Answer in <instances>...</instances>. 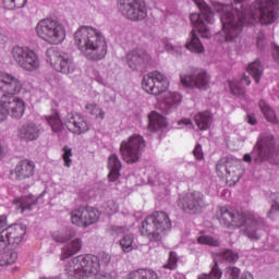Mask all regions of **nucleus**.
I'll return each mask as SVG.
<instances>
[{
	"label": "nucleus",
	"instance_id": "obj_3",
	"mask_svg": "<svg viewBox=\"0 0 279 279\" xmlns=\"http://www.w3.org/2000/svg\"><path fill=\"white\" fill-rule=\"evenodd\" d=\"M216 218L220 226H223L227 230H240V228H244L243 233L251 241H258L260 239V234H258V218L252 211H240L220 206L216 210Z\"/></svg>",
	"mask_w": 279,
	"mask_h": 279
},
{
	"label": "nucleus",
	"instance_id": "obj_30",
	"mask_svg": "<svg viewBox=\"0 0 279 279\" xmlns=\"http://www.w3.org/2000/svg\"><path fill=\"white\" fill-rule=\"evenodd\" d=\"M16 260H19V253L12 248L0 253V267H10V265H14Z\"/></svg>",
	"mask_w": 279,
	"mask_h": 279
},
{
	"label": "nucleus",
	"instance_id": "obj_44",
	"mask_svg": "<svg viewBox=\"0 0 279 279\" xmlns=\"http://www.w3.org/2000/svg\"><path fill=\"white\" fill-rule=\"evenodd\" d=\"M222 272L219 269V265L215 264V266L211 268L210 274L206 275H199L198 279H221Z\"/></svg>",
	"mask_w": 279,
	"mask_h": 279
},
{
	"label": "nucleus",
	"instance_id": "obj_23",
	"mask_svg": "<svg viewBox=\"0 0 279 279\" xmlns=\"http://www.w3.org/2000/svg\"><path fill=\"white\" fill-rule=\"evenodd\" d=\"M12 204L19 213H24L25 210H32L38 204V198L34 195L17 196L12 201Z\"/></svg>",
	"mask_w": 279,
	"mask_h": 279
},
{
	"label": "nucleus",
	"instance_id": "obj_52",
	"mask_svg": "<svg viewBox=\"0 0 279 279\" xmlns=\"http://www.w3.org/2000/svg\"><path fill=\"white\" fill-rule=\"evenodd\" d=\"M92 77L93 80H95L96 82H98V84H106V78H104V76L101 75V73L97 70H94L92 73Z\"/></svg>",
	"mask_w": 279,
	"mask_h": 279
},
{
	"label": "nucleus",
	"instance_id": "obj_48",
	"mask_svg": "<svg viewBox=\"0 0 279 279\" xmlns=\"http://www.w3.org/2000/svg\"><path fill=\"white\" fill-rule=\"evenodd\" d=\"M241 274V269L238 267H229L226 270V275L228 279H239V276Z\"/></svg>",
	"mask_w": 279,
	"mask_h": 279
},
{
	"label": "nucleus",
	"instance_id": "obj_25",
	"mask_svg": "<svg viewBox=\"0 0 279 279\" xmlns=\"http://www.w3.org/2000/svg\"><path fill=\"white\" fill-rule=\"evenodd\" d=\"M82 251V239L76 238L72 240L70 243L65 244L61 248V260H66V258H71V256H75V254Z\"/></svg>",
	"mask_w": 279,
	"mask_h": 279
},
{
	"label": "nucleus",
	"instance_id": "obj_18",
	"mask_svg": "<svg viewBox=\"0 0 279 279\" xmlns=\"http://www.w3.org/2000/svg\"><path fill=\"white\" fill-rule=\"evenodd\" d=\"M64 125L72 134H86L90 130V123L82 113H68L64 119Z\"/></svg>",
	"mask_w": 279,
	"mask_h": 279
},
{
	"label": "nucleus",
	"instance_id": "obj_51",
	"mask_svg": "<svg viewBox=\"0 0 279 279\" xmlns=\"http://www.w3.org/2000/svg\"><path fill=\"white\" fill-rule=\"evenodd\" d=\"M193 156L197 160H204V150L202 149V145L197 144L193 150Z\"/></svg>",
	"mask_w": 279,
	"mask_h": 279
},
{
	"label": "nucleus",
	"instance_id": "obj_9",
	"mask_svg": "<svg viewBox=\"0 0 279 279\" xmlns=\"http://www.w3.org/2000/svg\"><path fill=\"white\" fill-rule=\"evenodd\" d=\"M193 1L195 5H197V8L201 10V14L192 13L190 15V21L195 29H197L198 34H201L202 38H210V28L206 26V23H209V25L215 23V13L204 0Z\"/></svg>",
	"mask_w": 279,
	"mask_h": 279
},
{
	"label": "nucleus",
	"instance_id": "obj_45",
	"mask_svg": "<svg viewBox=\"0 0 279 279\" xmlns=\"http://www.w3.org/2000/svg\"><path fill=\"white\" fill-rule=\"evenodd\" d=\"M63 155H62V159L64 162V167H71L73 160H71V157L73 156V149H71V147L69 146H64L63 149Z\"/></svg>",
	"mask_w": 279,
	"mask_h": 279
},
{
	"label": "nucleus",
	"instance_id": "obj_14",
	"mask_svg": "<svg viewBox=\"0 0 279 279\" xmlns=\"http://www.w3.org/2000/svg\"><path fill=\"white\" fill-rule=\"evenodd\" d=\"M180 80L185 88H198V90L210 88V74L205 70L190 68L181 73Z\"/></svg>",
	"mask_w": 279,
	"mask_h": 279
},
{
	"label": "nucleus",
	"instance_id": "obj_10",
	"mask_svg": "<svg viewBox=\"0 0 279 279\" xmlns=\"http://www.w3.org/2000/svg\"><path fill=\"white\" fill-rule=\"evenodd\" d=\"M11 56L15 64L23 71L34 73V71L40 69V57L36 53V50L29 47L14 46Z\"/></svg>",
	"mask_w": 279,
	"mask_h": 279
},
{
	"label": "nucleus",
	"instance_id": "obj_11",
	"mask_svg": "<svg viewBox=\"0 0 279 279\" xmlns=\"http://www.w3.org/2000/svg\"><path fill=\"white\" fill-rule=\"evenodd\" d=\"M144 150L145 138L138 134L130 136L128 141H122L120 145V154L126 165L138 162Z\"/></svg>",
	"mask_w": 279,
	"mask_h": 279
},
{
	"label": "nucleus",
	"instance_id": "obj_53",
	"mask_svg": "<svg viewBox=\"0 0 279 279\" xmlns=\"http://www.w3.org/2000/svg\"><path fill=\"white\" fill-rule=\"evenodd\" d=\"M161 43H162L166 51H170L171 53H173V51H175V47H173L171 41H169V38L161 39Z\"/></svg>",
	"mask_w": 279,
	"mask_h": 279
},
{
	"label": "nucleus",
	"instance_id": "obj_5",
	"mask_svg": "<svg viewBox=\"0 0 279 279\" xmlns=\"http://www.w3.org/2000/svg\"><path fill=\"white\" fill-rule=\"evenodd\" d=\"M142 88L148 95H154L158 97V95H162L165 93L163 102L169 108L173 106H178L182 102V95L178 92H167L169 88V80L160 72H150L143 77Z\"/></svg>",
	"mask_w": 279,
	"mask_h": 279
},
{
	"label": "nucleus",
	"instance_id": "obj_61",
	"mask_svg": "<svg viewBox=\"0 0 279 279\" xmlns=\"http://www.w3.org/2000/svg\"><path fill=\"white\" fill-rule=\"evenodd\" d=\"M244 162H252V155L245 154L243 157Z\"/></svg>",
	"mask_w": 279,
	"mask_h": 279
},
{
	"label": "nucleus",
	"instance_id": "obj_58",
	"mask_svg": "<svg viewBox=\"0 0 279 279\" xmlns=\"http://www.w3.org/2000/svg\"><path fill=\"white\" fill-rule=\"evenodd\" d=\"M247 123H250V125H256V123H258V121L256 120V117L248 114L247 116Z\"/></svg>",
	"mask_w": 279,
	"mask_h": 279
},
{
	"label": "nucleus",
	"instance_id": "obj_41",
	"mask_svg": "<svg viewBox=\"0 0 279 279\" xmlns=\"http://www.w3.org/2000/svg\"><path fill=\"white\" fill-rule=\"evenodd\" d=\"M199 245H210L211 247H219V240L213 235H201L197 238Z\"/></svg>",
	"mask_w": 279,
	"mask_h": 279
},
{
	"label": "nucleus",
	"instance_id": "obj_36",
	"mask_svg": "<svg viewBox=\"0 0 279 279\" xmlns=\"http://www.w3.org/2000/svg\"><path fill=\"white\" fill-rule=\"evenodd\" d=\"M70 220L73 226L84 228V207L72 210L70 214Z\"/></svg>",
	"mask_w": 279,
	"mask_h": 279
},
{
	"label": "nucleus",
	"instance_id": "obj_40",
	"mask_svg": "<svg viewBox=\"0 0 279 279\" xmlns=\"http://www.w3.org/2000/svg\"><path fill=\"white\" fill-rule=\"evenodd\" d=\"M87 112L95 117L96 119H106V112L104 109L97 107L95 104H87L85 106Z\"/></svg>",
	"mask_w": 279,
	"mask_h": 279
},
{
	"label": "nucleus",
	"instance_id": "obj_33",
	"mask_svg": "<svg viewBox=\"0 0 279 279\" xmlns=\"http://www.w3.org/2000/svg\"><path fill=\"white\" fill-rule=\"evenodd\" d=\"M84 215V228H88V226H93V223H97L99 221V210L93 207H83Z\"/></svg>",
	"mask_w": 279,
	"mask_h": 279
},
{
	"label": "nucleus",
	"instance_id": "obj_19",
	"mask_svg": "<svg viewBox=\"0 0 279 279\" xmlns=\"http://www.w3.org/2000/svg\"><path fill=\"white\" fill-rule=\"evenodd\" d=\"M36 173V163L29 159L20 160L15 168L11 170V175H14L19 182L23 180H32V177Z\"/></svg>",
	"mask_w": 279,
	"mask_h": 279
},
{
	"label": "nucleus",
	"instance_id": "obj_60",
	"mask_svg": "<svg viewBox=\"0 0 279 279\" xmlns=\"http://www.w3.org/2000/svg\"><path fill=\"white\" fill-rule=\"evenodd\" d=\"M8 43V36L0 33V45L4 46Z\"/></svg>",
	"mask_w": 279,
	"mask_h": 279
},
{
	"label": "nucleus",
	"instance_id": "obj_4",
	"mask_svg": "<svg viewBox=\"0 0 279 279\" xmlns=\"http://www.w3.org/2000/svg\"><path fill=\"white\" fill-rule=\"evenodd\" d=\"M74 45L92 62L104 60L108 53V44L101 32L93 26H80L74 33Z\"/></svg>",
	"mask_w": 279,
	"mask_h": 279
},
{
	"label": "nucleus",
	"instance_id": "obj_39",
	"mask_svg": "<svg viewBox=\"0 0 279 279\" xmlns=\"http://www.w3.org/2000/svg\"><path fill=\"white\" fill-rule=\"evenodd\" d=\"M3 8L5 10H21L27 4V0H3Z\"/></svg>",
	"mask_w": 279,
	"mask_h": 279
},
{
	"label": "nucleus",
	"instance_id": "obj_57",
	"mask_svg": "<svg viewBox=\"0 0 279 279\" xmlns=\"http://www.w3.org/2000/svg\"><path fill=\"white\" fill-rule=\"evenodd\" d=\"M179 125H190V128H193V121L191 119H182L179 121Z\"/></svg>",
	"mask_w": 279,
	"mask_h": 279
},
{
	"label": "nucleus",
	"instance_id": "obj_62",
	"mask_svg": "<svg viewBox=\"0 0 279 279\" xmlns=\"http://www.w3.org/2000/svg\"><path fill=\"white\" fill-rule=\"evenodd\" d=\"M5 156V153L3 150V146L0 145V160Z\"/></svg>",
	"mask_w": 279,
	"mask_h": 279
},
{
	"label": "nucleus",
	"instance_id": "obj_21",
	"mask_svg": "<svg viewBox=\"0 0 279 279\" xmlns=\"http://www.w3.org/2000/svg\"><path fill=\"white\" fill-rule=\"evenodd\" d=\"M26 233L27 229L22 225H12L2 230V234H4L7 241H9V245H19L22 243Z\"/></svg>",
	"mask_w": 279,
	"mask_h": 279
},
{
	"label": "nucleus",
	"instance_id": "obj_50",
	"mask_svg": "<svg viewBox=\"0 0 279 279\" xmlns=\"http://www.w3.org/2000/svg\"><path fill=\"white\" fill-rule=\"evenodd\" d=\"M8 245H10V242L5 238L4 233L0 232V254L5 252L8 250Z\"/></svg>",
	"mask_w": 279,
	"mask_h": 279
},
{
	"label": "nucleus",
	"instance_id": "obj_47",
	"mask_svg": "<svg viewBox=\"0 0 279 279\" xmlns=\"http://www.w3.org/2000/svg\"><path fill=\"white\" fill-rule=\"evenodd\" d=\"M105 210L107 215H114V213L119 210V204H117L114 201H108Z\"/></svg>",
	"mask_w": 279,
	"mask_h": 279
},
{
	"label": "nucleus",
	"instance_id": "obj_56",
	"mask_svg": "<svg viewBox=\"0 0 279 279\" xmlns=\"http://www.w3.org/2000/svg\"><path fill=\"white\" fill-rule=\"evenodd\" d=\"M8 226V217L5 215L0 216V230Z\"/></svg>",
	"mask_w": 279,
	"mask_h": 279
},
{
	"label": "nucleus",
	"instance_id": "obj_59",
	"mask_svg": "<svg viewBox=\"0 0 279 279\" xmlns=\"http://www.w3.org/2000/svg\"><path fill=\"white\" fill-rule=\"evenodd\" d=\"M240 279H254V275H252L251 272L245 271L241 275Z\"/></svg>",
	"mask_w": 279,
	"mask_h": 279
},
{
	"label": "nucleus",
	"instance_id": "obj_1",
	"mask_svg": "<svg viewBox=\"0 0 279 279\" xmlns=\"http://www.w3.org/2000/svg\"><path fill=\"white\" fill-rule=\"evenodd\" d=\"M243 2L245 0H234L230 5L211 2L213 10L220 14L222 23L223 35L218 33L215 36L218 43H236L245 23L258 21L262 25H271L278 19L276 8H279V0H255L248 11L243 9Z\"/></svg>",
	"mask_w": 279,
	"mask_h": 279
},
{
	"label": "nucleus",
	"instance_id": "obj_32",
	"mask_svg": "<svg viewBox=\"0 0 279 279\" xmlns=\"http://www.w3.org/2000/svg\"><path fill=\"white\" fill-rule=\"evenodd\" d=\"M45 119L48 125H50L52 132H62L64 125L62 124L58 110H52V113L45 116Z\"/></svg>",
	"mask_w": 279,
	"mask_h": 279
},
{
	"label": "nucleus",
	"instance_id": "obj_46",
	"mask_svg": "<svg viewBox=\"0 0 279 279\" xmlns=\"http://www.w3.org/2000/svg\"><path fill=\"white\" fill-rule=\"evenodd\" d=\"M52 239H53V241H56V243H66V241H71V239H73V235L62 234V233H53Z\"/></svg>",
	"mask_w": 279,
	"mask_h": 279
},
{
	"label": "nucleus",
	"instance_id": "obj_20",
	"mask_svg": "<svg viewBox=\"0 0 279 279\" xmlns=\"http://www.w3.org/2000/svg\"><path fill=\"white\" fill-rule=\"evenodd\" d=\"M149 62H151V56L143 49H135L126 54V63L133 71L145 69Z\"/></svg>",
	"mask_w": 279,
	"mask_h": 279
},
{
	"label": "nucleus",
	"instance_id": "obj_8",
	"mask_svg": "<svg viewBox=\"0 0 279 279\" xmlns=\"http://www.w3.org/2000/svg\"><path fill=\"white\" fill-rule=\"evenodd\" d=\"M36 35L47 45H62L66 40V27L53 19L40 20L35 27Z\"/></svg>",
	"mask_w": 279,
	"mask_h": 279
},
{
	"label": "nucleus",
	"instance_id": "obj_43",
	"mask_svg": "<svg viewBox=\"0 0 279 279\" xmlns=\"http://www.w3.org/2000/svg\"><path fill=\"white\" fill-rule=\"evenodd\" d=\"M219 256L227 263H236V260H239V254L234 253L232 250H225L219 253Z\"/></svg>",
	"mask_w": 279,
	"mask_h": 279
},
{
	"label": "nucleus",
	"instance_id": "obj_24",
	"mask_svg": "<svg viewBox=\"0 0 279 279\" xmlns=\"http://www.w3.org/2000/svg\"><path fill=\"white\" fill-rule=\"evenodd\" d=\"M250 84H252L250 76H243L240 81H229V88L235 97H244L246 93L245 86H250Z\"/></svg>",
	"mask_w": 279,
	"mask_h": 279
},
{
	"label": "nucleus",
	"instance_id": "obj_49",
	"mask_svg": "<svg viewBox=\"0 0 279 279\" xmlns=\"http://www.w3.org/2000/svg\"><path fill=\"white\" fill-rule=\"evenodd\" d=\"M111 256L108 253H100L98 256V260H99V269H101V265H108V263H110L111 260Z\"/></svg>",
	"mask_w": 279,
	"mask_h": 279
},
{
	"label": "nucleus",
	"instance_id": "obj_2",
	"mask_svg": "<svg viewBox=\"0 0 279 279\" xmlns=\"http://www.w3.org/2000/svg\"><path fill=\"white\" fill-rule=\"evenodd\" d=\"M23 90V82L14 74L0 72V121H5L8 117L21 119L25 114V100L14 97Z\"/></svg>",
	"mask_w": 279,
	"mask_h": 279
},
{
	"label": "nucleus",
	"instance_id": "obj_27",
	"mask_svg": "<svg viewBox=\"0 0 279 279\" xmlns=\"http://www.w3.org/2000/svg\"><path fill=\"white\" fill-rule=\"evenodd\" d=\"M148 130L149 132H158L160 130H165L167 128V119L162 117V114L151 111L148 116Z\"/></svg>",
	"mask_w": 279,
	"mask_h": 279
},
{
	"label": "nucleus",
	"instance_id": "obj_22",
	"mask_svg": "<svg viewBox=\"0 0 279 279\" xmlns=\"http://www.w3.org/2000/svg\"><path fill=\"white\" fill-rule=\"evenodd\" d=\"M17 136L21 141H36L40 136V128L35 123L24 124L19 129Z\"/></svg>",
	"mask_w": 279,
	"mask_h": 279
},
{
	"label": "nucleus",
	"instance_id": "obj_13",
	"mask_svg": "<svg viewBox=\"0 0 279 279\" xmlns=\"http://www.w3.org/2000/svg\"><path fill=\"white\" fill-rule=\"evenodd\" d=\"M252 156L256 162H263L264 160H269V158H275L279 162V146L276 147L274 135L269 133L262 134Z\"/></svg>",
	"mask_w": 279,
	"mask_h": 279
},
{
	"label": "nucleus",
	"instance_id": "obj_12",
	"mask_svg": "<svg viewBox=\"0 0 279 279\" xmlns=\"http://www.w3.org/2000/svg\"><path fill=\"white\" fill-rule=\"evenodd\" d=\"M118 9L124 19L133 23H141L147 19L145 0H118Z\"/></svg>",
	"mask_w": 279,
	"mask_h": 279
},
{
	"label": "nucleus",
	"instance_id": "obj_42",
	"mask_svg": "<svg viewBox=\"0 0 279 279\" xmlns=\"http://www.w3.org/2000/svg\"><path fill=\"white\" fill-rule=\"evenodd\" d=\"M108 232L111 236H121V234H128L130 228L126 226L112 225L109 227Z\"/></svg>",
	"mask_w": 279,
	"mask_h": 279
},
{
	"label": "nucleus",
	"instance_id": "obj_35",
	"mask_svg": "<svg viewBox=\"0 0 279 279\" xmlns=\"http://www.w3.org/2000/svg\"><path fill=\"white\" fill-rule=\"evenodd\" d=\"M259 108H260L266 121H268L269 123H272L274 125H276L278 123V118L276 117V112L274 111V109H271L269 107V105L267 102H265L264 100H260Z\"/></svg>",
	"mask_w": 279,
	"mask_h": 279
},
{
	"label": "nucleus",
	"instance_id": "obj_54",
	"mask_svg": "<svg viewBox=\"0 0 279 279\" xmlns=\"http://www.w3.org/2000/svg\"><path fill=\"white\" fill-rule=\"evenodd\" d=\"M257 47L258 49H263L265 47V33L259 32L257 35Z\"/></svg>",
	"mask_w": 279,
	"mask_h": 279
},
{
	"label": "nucleus",
	"instance_id": "obj_38",
	"mask_svg": "<svg viewBox=\"0 0 279 279\" xmlns=\"http://www.w3.org/2000/svg\"><path fill=\"white\" fill-rule=\"evenodd\" d=\"M178 263H180V256L174 251L169 252L167 263L162 266L163 269L169 271H175L178 269Z\"/></svg>",
	"mask_w": 279,
	"mask_h": 279
},
{
	"label": "nucleus",
	"instance_id": "obj_17",
	"mask_svg": "<svg viewBox=\"0 0 279 279\" xmlns=\"http://www.w3.org/2000/svg\"><path fill=\"white\" fill-rule=\"evenodd\" d=\"M182 210L187 215H197L206 208V199L204 194L198 191L187 193L180 202Z\"/></svg>",
	"mask_w": 279,
	"mask_h": 279
},
{
	"label": "nucleus",
	"instance_id": "obj_28",
	"mask_svg": "<svg viewBox=\"0 0 279 279\" xmlns=\"http://www.w3.org/2000/svg\"><path fill=\"white\" fill-rule=\"evenodd\" d=\"M194 121L202 132H206V130H210V125H213V114L209 111H201L194 116Z\"/></svg>",
	"mask_w": 279,
	"mask_h": 279
},
{
	"label": "nucleus",
	"instance_id": "obj_37",
	"mask_svg": "<svg viewBox=\"0 0 279 279\" xmlns=\"http://www.w3.org/2000/svg\"><path fill=\"white\" fill-rule=\"evenodd\" d=\"M120 246L124 254H130L134 250V234L126 233L122 239H120Z\"/></svg>",
	"mask_w": 279,
	"mask_h": 279
},
{
	"label": "nucleus",
	"instance_id": "obj_15",
	"mask_svg": "<svg viewBox=\"0 0 279 279\" xmlns=\"http://www.w3.org/2000/svg\"><path fill=\"white\" fill-rule=\"evenodd\" d=\"M216 173L226 180L228 186H234L243 175V167L236 161L220 159L216 165Z\"/></svg>",
	"mask_w": 279,
	"mask_h": 279
},
{
	"label": "nucleus",
	"instance_id": "obj_31",
	"mask_svg": "<svg viewBox=\"0 0 279 279\" xmlns=\"http://www.w3.org/2000/svg\"><path fill=\"white\" fill-rule=\"evenodd\" d=\"M190 41L185 45L186 49L191 51L192 53H204V45L199 40V37H197V34L195 33V29H192Z\"/></svg>",
	"mask_w": 279,
	"mask_h": 279
},
{
	"label": "nucleus",
	"instance_id": "obj_6",
	"mask_svg": "<svg viewBox=\"0 0 279 279\" xmlns=\"http://www.w3.org/2000/svg\"><path fill=\"white\" fill-rule=\"evenodd\" d=\"M172 222L169 214L166 211H155L147 216L142 222L141 234L146 239L158 243L162 236L171 232Z\"/></svg>",
	"mask_w": 279,
	"mask_h": 279
},
{
	"label": "nucleus",
	"instance_id": "obj_29",
	"mask_svg": "<svg viewBox=\"0 0 279 279\" xmlns=\"http://www.w3.org/2000/svg\"><path fill=\"white\" fill-rule=\"evenodd\" d=\"M246 71L247 73H250V75H252L253 80H255L256 84H260V77H263V73L265 71V68L263 66L260 60H255L250 63L246 68Z\"/></svg>",
	"mask_w": 279,
	"mask_h": 279
},
{
	"label": "nucleus",
	"instance_id": "obj_16",
	"mask_svg": "<svg viewBox=\"0 0 279 279\" xmlns=\"http://www.w3.org/2000/svg\"><path fill=\"white\" fill-rule=\"evenodd\" d=\"M46 58L47 62L57 71L58 73H63L65 75H69V73H73L75 70V64L73 63V60L69 58L66 54H62L61 51H59L56 48H49L46 51Z\"/></svg>",
	"mask_w": 279,
	"mask_h": 279
},
{
	"label": "nucleus",
	"instance_id": "obj_26",
	"mask_svg": "<svg viewBox=\"0 0 279 279\" xmlns=\"http://www.w3.org/2000/svg\"><path fill=\"white\" fill-rule=\"evenodd\" d=\"M121 160H119V156L116 154L111 155L108 158V169H109V182H117L119 177L121 175Z\"/></svg>",
	"mask_w": 279,
	"mask_h": 279
},
{
	"label": "nucleus",
	"instance_id": "obj_55",
	"mask_svg": "<svg viewBox=\"0 0 279 279\" xmlns=\"http://www.w3.org/2000/svg\"><path fill=\"white\" fill-rule=\"evenodd\" d=\"M279 210V205L278 204H274L270 208V210L268 211V217L270 219H274V214Z\"/></svg>",
	"mask_w": 279,
	"mask_h": 279
},
{
	"label": "nucleus",
	"instance_id": "obj_7",
	"mask_svg": "<svg viewBox=\"0 0 279 279\" xmlns=\"http://www.w3.org/2000/svg\"><path fill=\"white\" fill-rule=\"evenodd\" d=\"M99 269V257L93 254L78 255L64 266L65 274L77 279L94 278Z\"/></svg>",
	"mask_w": 279,
	"mask_h": 279
},
{
	"label": "nucleus",
	"instance_id": "obj_34",
	"mask_svg": "<svg viewBox=\"0 0 279 279\" xmlns=\"http://www.w3.org/2000/svg\"><path fill=\"white\" fill-rule=\"evenodd\" d=\"M129 279H159L153 269H136L129 274Z\"/></svg>",
	"mask_w": 279,
	"mask_h": 279
}]
</instances>
